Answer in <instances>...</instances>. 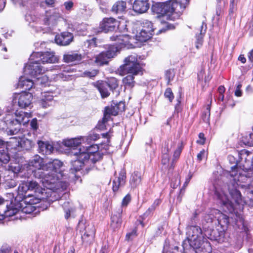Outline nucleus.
Here are the masks:
<instances>
[{"label": "nucleus", "mask_w": 253, "mask_h": 253, "mask_svg": "<svg viewBox=\"0 0 253 253\" xmlns=\"http://www.w3.org/2000/svg\"><path fill=\"white\" fill-rule=\"evenodd\" d=\"M142 67L136 55H130L124 60V64L119 68L121 76L127 75L122 82L126 88L132 89L135 85L134 76L141 72Z\"/></svg>", "instance_id": "nucleus-1"}, {"label": "nucleus", "mask_w": 253, "mask_h": 253, "mask_svg": "<svg viewBox=\"0 0 253 253\" xmlns=\"http://www.w3.org/2000/svg\"><path fill=\"white\" fill-rule=\"evenodd\" d=\"M185 8L182 3L176 0H168L164 2L157 3L152 7L153 12L160 18L167 16V19L175 21L179 19Z\"/></svg>", "instance_id": "nucleus-2"}, {"label": "nucleus", "mask_w": 253, "mask_h": 253, "mask_svg": "<svg viewBox=\"0 0 253 253\" xmlns=\"http://www.w3.org/2000/svg\"><path fill=\"white\" fill-rule=\"evenodd\" d=\"M187 240L183 241L182 247L184 253H196L194 248L199 247L200 242L202 241V230L200 227L197 225H191L187 228Z\"/></svg>", "instance_id": "nucleus-3"}, {"label": "nucleus", "mask_w": 253, "mask_h": 253, "mask_svg": "<svg viewBox=\"0 0 253 253\" xmlns=\"http://www.w3.org/2000/svg\"><path fill=\"white\" fill-rule=\"evenodd\" d=\"M63 163L60 161L54 159L52 161H49L45 164V167H44V171L48 172L44 173L41 172L39 176L37 173L35 172V175L36 177L42 178L47 183H52L54 182V180L58 178L57 174H60L61 176H63V171L61 169V167L63 166Z\"/></svg>", "instance_id": "nucleus-4"}, {"label": "nucleus", "mask_w": 253, "mask_h": 253, "mask_svg": "<svg viewBox=\"0 0 253 253\" xmlns=\"http://www.w3.org/2000/svg\"><path fill=\"white\" fill-rule=\"evenodd\" d=\"M215 219L218 222L217 227L211 233V239L218 242L222 240L230 223L229 217L218 210H215Z\"/></svg>", "instance_id": "nucleus-5"}, {"label": "nucleus", "mask_w": 253, "mask_h": 253, "mask_svg": "<svg viewBox=\"0 0 253 253\" xmlns=\"http://www.w3.org/2000/svg\"><path fill=\"white\" fill-rule=\"evenodd\" d=\"M238 168L237 164L233 166L231 168V170L229 173L231 177L232 180L228 183V190L229 194L236 205H242L244 203L242 196L240 191L239 190V184H238L239 179L236 178L238 174Z\"/></svg>", "instance_id": "nucleus-6"}, {"label": "nucleus", "mask_w": 253, "mask_h": 253, "mask_svg": "<svg viewBox=\"0 0 253 253\" xmlns=\"http://www.w3.org/2000/svg\"><path fill=\"white\" fill-rule=\"evenodd\" d=\"M74 155L76 156V159L71 162V167L70 169L71 173L75 174L84 168H85L86 173H88L94 168L89 163L87 154L81 153V150H79L78 152L75 153Z\"/></svg>", "instance_id": "nucleus-7"}, {"label": "nucleus", "mask_w": 253, "mask_h": 253, "mask_svg": "<svg viewBox=\"0 0 253 253\" xmlns=\"http://www.w3.org/2000/svg\"><path fill=\"white\" fill-rule=\"evenodd\" d=\"M78 228L81 233L82 244L86 246L92 245L94 241L96 229L93 225H85L83 220H80Z\"/></svg>", "instance_id": "nucleus-8"}, {"label": "nucleus", "mask_w": 253, "mask_h": 253, "mask_svg": "<svg viewBox=\"0 0 253 253\" xmlns=\"http://www.w3.org/2000/svg\"><path fill=\"white\" fill-rule=\"evenodd\" d=\"M81 153H85L88 156L89 163L94 168L96 162L101 161L103 154L99 151V146L97 144H92L80 148Z\"/></svg>", "instance_id": "nucleus-9"}, {"label": "nucleus", "mask_w": 253, "mask_h": 253, "mask_svg": "<svg viewBox=\"0 0 253 253\" xmlns=\"http://www.w3.org/2000/svg\"><path fill=\"white\" fill-rule=\"evenodd\" d=\"M118 51V47L110 45L106 51L100 52L95 57L94 62L99 66L108 65L109 59L114 57Z\"/></svg>", "instance_id": "nucleus-10"}, {"label": "nucleus", "mask_w": 253, "mask_h": 253, "mask_svg": "<svg viewBox=\"0 0 253 253\" xmlns=\"http://www.w3.org/2000/svg\"><path fill=\"white\" fill-rule=\"evenodd\" d=\"M119 26L120 22L115 18L112 17H105L100 22L98 27L99 30L96 31L95 33L96 34L101 32L107 33L115 31L117 27L119 29Z\"/></svg>", "instance_id": "nucleus-11"}, {"label": "nucleus", "mask_w": 253, "mask_h": 253, "mask_svg": "<svg viewBox=\"0 0 253 253\" xmlns=\"http://www.w3.org/2000/svg\"><path fill=\"white\" fill-rule=\"evenodd\" d=\"M123 209L121 207L115 209L110 215L109 227L113 232H118L123 223Z\"/></svg>", "instance_id": "nucleus-12"}, {"label": "nucleus", "mask_w": 253, "mask_h": 253, "mask_svg": "<svg viewBox=\"0 0 253 253\" xmlns=\"http://www.w3.org/2000/svg\"><path fill=\"white\" fill-rule=\"evenodd\" d=\"M112 42H114L116 45L120 48L126 47L127 48H134V46L131 43L132 38L128 35H117L114 34L110 37Z\"/></svg>", "instance_id": "nucleus-13"}, {"label": "nucleus", "mask_w": 253, "mask_h": 253, "mask_svg": "<svg viewBox=\"0 0 253 253\" xmlns=\"http://www.w3.org/2000/svg\"><path fill=\"white\" fill-rule=\"evenodd\" d=\"M15 115L16 117L15 121L18 123V126L17 127L11 128L9 130L8 132L11 135L17 134L20 129L21 124H25L28 122V119L31 117V113L18 110L15 111Z\"/></svg>", "instance_id": "nucleus-14"}, {"label": "nucleus", "mask_w": 253, "mask_h": 253, "mask_svg": "<svg viewBox=\"0 0 253 253\" xmlns=\"http://www.w3.org/2000/svg\"><path fill=\"white\" fill-rule=\"evenodd\" d=\"M33 97L32 93L25 91H22L16 97L18 99V106L21 108H27L31 104Z\"/></svg>", "instance_id": "nucleus-15"}, {"label": "nucleus", "mask_w": 253, "mask_h": 253, "mask_svg": "<svg viewBox=\"0 0 253 253\" xmlns=\"http://www.w3.org/2000/svg\"><path fill=\"white\" fill-rule=\"evenodd\" d=\"M110 106H106L104 110L111 116H116L119 113H122L125 110V102L120 101L116 103H113Z\"/></svg>", "instance_id": "nucleus-16"}, {"label": "nucleus", "mask_w": 253, "mask_h": 253, "mask_svg": "<svg viewBox=\"0 0 253 253\" xmlns=\"http://www.w3.org/2000/svg\"><path fill=\"white\" fill-rule=\"evenodd\" d=\"M214 194L217 198L220 201L221 204L226 206L229 212H232L235 211V208L234 204L227 198V196L223 191L215 189Z\"/></svg>", "instance_id": "nucleus-17"}, {"label": "nucleus", "mask_w": 253, "mask_h": 253, "mask_svg": "<svg viewBox=\"0 0 253 253\" xmlns=\"http://www.w3.org/2000/svg\"><path fill=\"white\" fill-rule=\"evenodd\" d=\"M126 172L124 170H122L119 173V175L116 177L112 182V190L114 194L119 191V188L125 185L126 182Z\"/></svg>", "instance_id": "nucleus-18"}, {"label": "nucleus", "mask_w": 253, "mask_h": 253, "mask_svg": "<svg viewBox=\"0 0 253 253\" xmlns=\"http://www.w3.org/2000/svg\"><path fill=\"white\" fill-rule=\"evenodd\" d=\"M74 36L72 33L69 32H63L60 34L56 35L55 41L57 44L65 46L69 44L73 41Z\"/></svg>", "instance_id": "nucleus-19"}, {"label": "nucleus", "mask_w": 253, "mask_h": 253, "mask_svg": "<svg viewBox=\"0 0 253 253\" xmlns=\"http://www.w3.org/2000/svg\"><path fill=\"white\" fill-rule=\"evenodd\" d=\"M84 58V56L75 51L68 52L63 55V60L67 63L78 64Z\"/></svg>", "instance_id": "nucleus-20"}, {"label": "nucleus", "mask_w": 253, "mask_h": 253, "mask_svg": "<svg viewBox=\"0 0 253 253\" xmlns=\"http://www.w3.org/2000/svg\"><path fill=\"white\" fill-rule=\"evenodd\" d=\"M58 18L57 14L53 10H49L45 11L43 19V24L47 26H53L56 24Z\"/></svg>", "instance_id": "nucleus-21"}, {"label": "nucleus", "mask_w": 253, "mask_h": 253, "mask_svg": "<svg viewBox=\"0 0 253 253\" xmlns=\"http://www.w3.org/2000/svg\"><path fill=\"white\" fill-rule=\"evenodd\" d=\"M149 6L148 0H135L132 8L135 12L141 14L146 12L149 8Z\"/></svg>", "instance_id": "nucleus-22"}, {"label": "nucleus", "mask_w": 253, "mask_h": 253, "mask_svg": "<svg viewBox=\"0 0 253 253\" xmlns=\"http://www.w3.org/2000/svg\"><path fill=\"white\" fill-rule=\"evenodd\" d=\"M13 199L10 201L9 205V201L8 200H4L2 198H0V205H4L6 207V209L3 211V213L6 216H12L18 211L19 210L13 206L12 204Z\"/></svg>", "instance_id": "nucleus-23"}, {"label": "nucleus", "mask_w": 253, "mask_h": 253, "mask_svg": "<svg viewBox=\"0 0 253 253\" xmlns=\"http://www.w3.org/2000/svg\"><path fill=\"white\" fill-rule=\"evenodd\" d=\"M92 85L98 89L102 98H106L110 95V90L108 89V85L105 81H97L93 83Z\"/></svg>", "instance_id": "nucleus-24"}, {"label": "nucleus", "mask_w": 253, "mask_h": 253, "mask_svg": "<svg viewBox=\"0 0 253 253\" xmlns=\"http://www.w3.org/2000/svg\"><path fill=\"white\" fill-rule=\"evenodd\" d=\"M185 144L182 141L178 143L176 148L174 150L172 154V158L169 169H173L175 164L180 158V155L184 148Z\"/></svg>", "instance_id": "nucleus-25"}, {"label": "nucleus", "mask_w": 253, "mask_h": 253, "mask_svg": "<svg viewBox=\"0 0 253 253\" xmlns=\"http://www.w3.org/2000/svg\"><path fill=\"white\" fill-rule=\"evenodd\" d=\"M28 165L38 170H44L45 164L44 163V160L38 155H35L29 161Z\"/></svg>", "instance_id": "nucleus-26"}, {"label": "nucleus", "mask_w": 253, "mask_h": 253, "mask_svg": "<svg viewBox=\"0 0 253 253\" xmlns=\"http://www.w3.org/2000/svg\"><path fill=\"white\" fill-rule=\"evenodd\" d=\"M83 137L65 139L62 141L63 145L71 149H76L82 143Z\"/></svg>", "instance_id": "nucleus-27"}, {"label": "nucleus", "mask_w": 253, "mask_h": 253, "mask_svg": "<svg viewBox=\"0 0 253 253\" xmlns=\"http://www.w3.org/2000/svg\"><path fill=\"white\" fill-rule=\"evenodd\" d=\"M42 195V194H28L25 195L22 197V199L20 200L19 202H22L23 205H24V204H29L34 206V205L39 203L42 198H43V197L40 196V195Z\"/></svg>", "instance_id": "nucleus-28"}, {"label": "nucleus", "mask_w": 253, "mask_h": 253, "mask_svg": "<svg viewBox=\"0 0 253 253\" xmlns=\"http://www.w3.org/2000/svg\"><path fill=\"white\" fill-rule=\"evenodd\" d=\"M53 93L51 91H45L42 94L39 103L42 108H45L51 105L54 97Z\"/></svg>", "instance_id": "nucleus-29"}, {"label": "nucleus", "mask_w": 253, "mask_h": 253, "mask_svg": "<svg viewBox=\"0 0 253 253\" xmlns=\"http://www.w3.org/2000/svg\"><path fill=\"white\" fill-rule=\"evenodd\" d=\"M126 2L124 0H118L112 6L111 11L112 13L118 14L125 13L126 12Z\"/></svg>", "instance_id": "nucleus-30"}, {"label": "nucleus", "mask_w": 253, "mask_h": 253, "mask_svg": "<svg viewBox=\"0 0 253 253\" xmlns=\"http://www.w3.org/2000/svg\"><path fill=\"white\" fill-rule=\"evenodd\" d=\"M39 147V152L45 155L51 154L53 151L54 147L52 145L48 142H44L39 140L38 142Z\"/></svg>", "instance_id": "nucleus-31"}, {"label": "nucleus", "mask_w": 253, "mask_h": 253, "mask_svg": "<svg viewBox=\"0 0 253 253\" xmlns=\"http://www.w3.org/2000/svg\"><path fill=\"white\" fill-rule=\"evenodd\" d=\"M198 249V252L196 253H211L212 248L210 243L206 239L204 238L202 241L200 242L199 247L194 248V250Z\"/></svg>", "instance_id": "nucleus-32"}, {"label": "nucleus", "mask_w": 253, "mask_h": 253, "mask_svg": "<svg viewBox=\"0 0 253 253\" xmlns=\"http://www.w3.org/2000/svg\"><path fill=\"white\" fill-rule=\"evenodd\" d=\"M21 142V138H17L13 137L10 138L9 141L7 142V149L12 151L14 153L20 152V145Z\"/></svg>", "instance_id": "nucleus-33"}, {"label": "nucleus", "mask_w": 253, "mask_h": 253, "mask_svg": "<svg viewBox=\"0 0 253 253\" xmlns=\"http://www.w3.org/2000/svg\"><path fill=\"white\" fill-rule=\"evenodd\" d=\"M162 200L160 198L155 200L153 204L147 209V210L141 216V218L145 219L149 216L152 215L156 209L161 205Z\"/></svg>", "instance_id": "nucleus-34"}, {"label": "nucleus", "mask_w": 253, "mask_h": 253, "mask_svg": "<svg viewBox=\"0 0 253 253\" xmlns=\"http://www.w3.org/2000/svg\"><path fill=\"white\" fill-rule=\"evenodd\" d=\"M142 176L141 172L138 171H134L131 175L129 183L132 188H136L141 184Z\"/></svg>", "instance_id": "nucleus-35"}, {"label": "nucleus", "mask_w": 253, "mask_h": 253, "mask_svg": "<svg viewBox=\"0 0 253 253\" xmlns=\"http://www.w3.org/2000/svg\"><path fill=\"white\" fill-rule=\"evenodd\" d=\"M42 63H54L57 62L58 59V58L54 55L53 52H42Z\"/></svg>", "instance_id": "nucleus-36"}, {"label": "nucleus", "mask_w": 253, "mask_h": 253, "mask_svg": "<svg viewBox=\"0 0 253 253\" xmlns=\"http://www.w3.org/2000/svg\"><path fill=\"white\" fill-rule=\"evenodd\" d=\"M41 64L29 63L28 69L29 70V74L31 76L36 77L42 73V69Z\"/></svg>", "instance_id": "nucleus-37"}, {"label": "nucleus", "mask_w": 253, "mask_h": 253, "mask_svg": "<svg viewBox=\"0 0 253 253\" xmlns=\"http://www.w3.org/2000/svg\"><path fill=\"white\" fill-rule=\"evenodd\" d=\"M111 119H112L111 116L104 110L103 118L101 120L98 122L96 128L100 130L106 129V124Z\"/></svg>", "instance_id": "nucleus-38"}, {"label": "nucleus", "mask_w": 253, "mask_h": 253, "mask_svg": "<svg viewBox=\"0 0 253 253\" xmlns=\"http://www.w3.org/2000/svg\"><path fill=\"white\" fill-rule=\"evenodd\" d=\"M142 29L140 32L136 35V39L140 42H145L150 39L155 33H151L149 30Z\"/></svg>", "instance_id": "nucleus-39"}, {"label": "nucleus", "mask_w": 253, "mask_h": 253, "mask_svg": "<svg viewBox=\"0 0 253 253\" xmlns=\"http://www.w3.org/2000/svg\"><path fill=\"white\" fill-rule=\"evenodd\" d=\"M28 187H29V191H33L35 194H42V188L40 185V184L36 181H26Z\"/></svg>", "instance_id": "nucleus-40"}, {"label": "nucleus", "mask_w": 253, "mask_h": 253, "mask_svg": "<svg viewBox=\"0 0 253 253\" xmlns=\"http://www.w3.org/2000/svg\"><path fill=\"white\" fill-rule=\"evenodd\" d=\"M105 81L107 83L108 86L109 88V90L112 91L113 92L116 91V89L118 88L119 80L118 79L111 77L106 78V80Z\"/></svg>", "instance_id": "nucleus-41"}, {"label": "nucleus", "mask_w": 253, "mask_h": 253, "mask_svg": "<svg viewBox=\"0 0 253 253\" xmlns=\"http://www.w3.org/2000/svg\"><path fill=\"white\" fill-rule=\"evenodd\" d=\"M29 187H28V185L26 181H23L21 182L18 187V194L16 197L19 201L22 199V197L26 195V193L29 191Z\"/></svg>", "instance_id": "nucleus-42"}, {"label": "nucleus", "mask_w": 253, "mask_h": 253, "mask_svg": "<svg viewBox=\"0 0 253 253\" xmlns=\"http://www.w3.org/2000/svg\"><path fill=\"white\" fill-rule=\"evenodd\" d=\"M18 87L26 90H29L34 85L33 82L30 79L21 78L18 83Z\"/></svg>", "instance_id": "nucleus-43"}, {"label": "nucleus", "mask_w": 253, "mask_h": 253, "mask_svg": "<svg viewBox=\"0 0 253 253\" xmlns=\"http://www.w3.org/2000/svg\"><path fill=\"white\" fill-rule=\"evenodd\" d=\"M62 208L65 212V218L68 219L71 216V212H73L75 208L73 205L69 201H65L62 205Z\"/></svg>", "instance_id": "nucleus-44"}, {"label": "nucleus", "mask_w": 253, "mask_h": 253, "mask_svg": "<svg viewBox=\"0 0 253 253\" xmlns=\"http://www.w3.org/2000/svg\"><path fill=\"white\" fill-rule=\"evenodd\" d=\"M33 142L28 139L21 138L20 145V152L28 151L33 147Z\"/></svg>", "instance_id": "nucleus-45"}, {"label": "nucleus", "mask_w": 253, "mask_h": 253, "mask_svg": "<svg viewBox=\"0 0 253 253\" xmlns=\"http://www.w3.org/2000/svg\"><path fill=\"white\" fill-rule=\"evenodd\" d=\"M42 52H33L30 55L29 63H42Z\"/></svg>", "instance_id": "nucleus-46"}, {"label": "nucleus", "mask_w": 253, "mask_h": 253, "mask_svg": "<svg viewBox=\"0 0 253 253\" xmlns=\"http://www.w3.org/2000/svg\"><path fill=\"white\" fill-rule=\"evenodd\" d=\"M20 207L22 212L27 214L31 213L36 210V207L35 206L29 204H24V205H23L22 202H20Z\"/></svg>", "instance_id": "nucleus-47"}, {"label": "nucleus", "mask_w": 253, "mask_h": 253, "mask_svg": "<svg viewBox=\"0 0 253 253\" xmlns=\"http://www.w3.org/2000/svg\"><path fill=\"white\" fill-rule=\"evenodd\" d=\"M203 28V24L201 26V32L198 35L196 36V47L199 49L203 44V38L205 33L206 30L203 33L202 30Z\"/></svg>", "instance_id": "nucleus-48"}, {"label": "nucleus", "mask_w": 253, "mask_h": 253, "mask_svg": "<svg viewBox=\"0 0 253 253\" xmlns=\"http://www.w3.org/2000/svg\"><path fill=\"white\" fill-rule=\"evenodd\" d=\"M211 101L210 103L207 105L206 109L203 111L202 114V119L204 122H208L210 120L211 115Z\"/></svg>", "instance_id": "nucleus-49"}, {"label": "nucleus", "mask_w": 253, "mask_h": 253, "mask_svg": "<svg viewBox=\"0 0 253 253\" xmlns=\"http://www.w3.org/2000/svg\"><path fill=\"white\" fill-rule=\"evenodd\" d=\"M175 76L174 69H169L166 71L165 73V77L167 81V84L168 85L170 84V82L173 80Z\"/></svg>", "instance_id": "nucleus-50"}, {"label": "nucleus", "mask_w": 253, "mask_h": 253, "mask_svg": "<svg viewBox=\"0 0 253 253\" xmlns=\"http://www.w3.org/2000/svg\"><path fill=\"white\" fill-rule=\"evenodd\" d=\"M99 71L98 69H92L90 71L86 70L82 73V76L91 78L97 76L99 74Z\"/></svg>", "instance_id": "nucleus-51"}, {"label": "nucleus", "mask_w": 253, "mask_h": 253, "mask_svg": "<svg viewBox=\"0 0 253 253\" xmlns=\"http://www.w3.org/2000/svg\"><path fill=\"white\" fill-rule=\"evenodd\" d=\"M215 210H211L210 213H207L204 216V220L207 223H211L213 222V220L215 218Z\"/></svg>", "instance_id": "nucleus-52"}, {"label": "nucleus", "mask_w": 253, "mask_h": 253, "mask_svg": "<svg viewBox=\"0 0 253 253\" xmlns=\"http://www.w3.org/2000/svg\"><path fill=\"white\" fill-rule=\"evenodd\" d=\"M164 96L166 98H167L170 102L173 101L174 95L170 87H168L166 89L164 92Z\"/></svg>", "instance_id": "nucleus-53"}, {"label": "nucleus", "mask_w": 253, "mask_h": 253, "mask_svg": "<svg viewBox=\"0 0 253 253\" xmlns=\"http://www.w3.org/2000/svg\"><path fill=\"white\" fill-rule=\"evenodd\" d=\"M244 143L248 146H253V132L243 138Z\"/></svg>", "instance_id": "nucleus-54"}, {"label": "nucleus", "mask_w": 253, "mask_h": 253, "mask_svg": "<svg viewBox=\"0 0 253 253\" xmlns=\"http://www.w3.org/2000/svg\"><path fill=\"white\" fill-rule=\"evenodd\" d=\"M131 201V196L130 194H127L123 199L121 207L122 209L123 207H126Z\"/></svg>", "instance_id": "nucleus-55"}, {"label": "nucleus", "mask_w": 253, "mask_h": 253, "mask_svg": "<svg viewBox=\"0 0 253 253\" xmlns=\"http://www.w3.org/2000/svg\"><path fill=\"white\" fill-rule=\"evenodd\" d=\"M113 132V131H111V129H110L108 132L106 133H103L101 134L103 138H107V144L105 145L103 147L105 150H108L110 147L109 143L111 141V136L109 134V133Z\"/></svg>", "instance_id": "nucleus-56"}, {"label": "nucleus", "mask_w": 253, "mask_h": 253, "mask_svg": "<svg viewBox=\"0 0 253 253\" xmlns=\"http://www.w3.org/2000/svg\"><path fill=\"white\" fill-rule=\"evenodd\" d=\"M137 228L134 227L132 230L129 233H127L126 235V240L129 241L132 240L133 237H136L137 236Z\"/></svg>", "instance_id": "nucleus-57"}, {"label": "nucleus", "mask_w": 253, "mask_h": 253, "mask_svg": "<svg viewBox=\"0 0 253 253\" xmlns=\"http://www.w3.org/2000/svg\"><path fill=\"white\" fill-rule=\"evenodd\" d=\"M238 0H230V7L229 9V14H232L237 10V4Z\"/></svg>", "instance_id": "nucleus-58"}, {"label": "nucleus", "mask_w": 253, "mask_h": 253, "mask_svg": "<svg viewBox=\"0 0 253 253\" xmlns=\"http://www.w3.org/2000/svg\"><path fill=\"white\" fill-rule=\"evenodd\" d=\"M169 139L165 141L164 143L162 145L161 153L162 154H169Z\"/></svg>", "instance_id": "nucleus-59"}, {"label": "nucleus", "mask_w": 253, "mask_h": 253, "mask_svg": "<svg viewBox=\"0 0 253 253\" xmlns=\"http://www.w3.org/2000/svg\"><path fill=\"white\" fill-rule=\"evenodd\" d=\"M142 29H145V30H149L150 32L152 33H155L154 29L153 28V23L151 21H146L144 23Z\"/></svg>", "instance_id": "nucleus-60"}, {"label": "nucleus", "mask_w": 253, "mask_h": 253, "mask_svg": "<svg viewBox=\"0 0 253 253\" xmlns=\"http://www.w3.org/2000/svg\"><path fill=\"white\" fill-rule=\"evenodd\" d=\"M193 176V174H192V173L191 172H189L188 174V176L185 179V181L183 185V186L182 187V188L180 190V192H182L183 191V192L185 191V190L186 188V187L188 186L189 182L190 181L192 177Z\"/></svg>", "instance_id": "nucleus-61"}, {"label": "nucleus", "mask_w": 253, "mask_h": 253, "mask_svg": "<svg viewBox=\"0 0 253 253\" xmlns=\"http://www.w3.org/2000/svg\"><path fill=\"white\" fill-rule=\"evenodd\" d=\"M11 247L7 244H3L0 248V253H11Z\"/></svg>", "instance_id": "nucleus-62"}, {"label": "nucleus", "mask_w": 253, "mask_h": 253, "mask_svg": "<svg viewBox=\"0 0 253 253\" xmlns=\"http://www.w3.org/2000/svg\"><path fill=\"white\" fill-rule=\"evenodd\" d=\"M100 135L99 134L96 133H90L87 136L86 138V140L88 141H96L99 139Z\"/></svg>", "instance_id": "nucleus-63"}, {"label": "nucleus", "mask_w": 253, "mask_h": 253, "mask_svg": "<svg viewBox=\"0 0 253 253\" xmlns=\"http://www.w3.org/2000/svg\"><path fill=\"white\" fill-rule=\"evenodd\" d=\"M199 139L196 141L197 143L200 145H204L206 143V138L203 132L199 133L198 135Z\"/></svg>", "instance_id": "nucleus-64"}]
</instances>
